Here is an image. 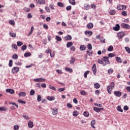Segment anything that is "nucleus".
I'll return each instance as SVG.
<instances>
[{
	"mask_svg": "<svg viewBox=\"0 0 130 130\" xmlns=\"http://www.w3.org/2000/svg\"><path fill=\"white\" fill-rule=\"evenodd\" d=\"M109 57L104 56L103 59H99L98 63L102 64L104 67L107 64H110V61H109Z\"/></svg>",
	"mask_w": 130,
	"mask_h": 130,
	"instance_id": "nucleus-1",
	"label": "nucleus"
},
{
	"mask_svg": "<svg viewBox=\"0 0 130 130\" xmlns=\"http://www.w3.org/2000/svg\"><path fill=\"white\" fill-rule=\"evenodd\" d=\"M115 86V84L114 82H112L111 83L110 85H108L107 88V90L109 94H111L112 92V90L114 89V87Z\"/></svg>",
	"mask_w": 130,
	"mask_h": 130,
	"instance_id": "nucleus-2",
	"label": "nucleus"
},
{
	"mask_svg": "<svg viewBox=\"0 0 130 130\" xmlns=\"http://www.w3.org/2000/svg\"><path fill=\"white\" fill-rule=\"evenodd\" d=\"M117 10L120 11L121 10H126V6L125 5H118L117 7Z\"/></svg>",
	"mask_w": 130,
	"mask_h": 130,
	"instance_id": "nucleus-3",
	"label": "nucleus"
},
{
	"mask_svg": "<svg viewBox=\"0 0 130 130\" xmlns=\"http://www.w3.org/2000/svg\"><path fill=\"white\" fill-rule=\"evenodd\" d=\"M20 71V69L18 67H14L12 70V74H17Z\"/></svg>",
	"mask_w": 130,
	"mask_h": 130,
	"instance_id": "nucleus-4",
	"label": "nucleus"
},
{
	"mask_svg": "<svg viewBox=\"0 0 130 130\" xmlns=\"http://www.w3.org/2000/svg\"><path fill=\"white\" fill-rule=\"evenodd\" d=\"M124 35H125V33H124V32H123V31L119 32L117 34V36H118V38H119V39H121V38H122L123 37V36H124Z\"/></svg>",
	"mask_w": 130,
	"mask_h": 130,
	"instance_id": "nucleus-5",
	"label": "nucleus"
},
{
	"mask_svg": "<svg viewBox=\"0 0 130 130\" xmlns=\"http://www.w3.org/2000/svg\"><path fill=\"white\" fill-rule=\"evenodd\" d=\"M92 72L93 75H96L97 72V68L96 67V63H94L92 66Z\"/></svg>",
	"mask_w": 130,
	"mask_h": 130,
	"instance_id": "nucleus-6",
	"label": "nucleus"
},
{
	"mask_svg": "<svg viewBox=\"0 0 130 130\" xmlns=\"http://www.w3.org/2000/svg\"><path fill=\"white\" fill-rule=\"evenodd\" d=\"M121 27H122V28H124V29H129L130 28L129 25L125 23H122L121 25Z\"/></svg>",
	"mask_w": 130,
	"mask_h": 130,
	"instance_id": "nucleus-7",
	"label": "nucleus"
},
{
	"mask_svg": "<svg viewBox=\"0 0 130 130\" xmlns=\"http://www.w3.org/2000/svg\"><path fill=\"white\" fill-rule=\"evenodd\" d=\"M114 94L117 97H120L121 96V92L119 91H114Z\"/></svg>",
	"mask_w": 130,
	"mask_h": 130,
	"instance_id": "nucleus-8",
	"label": "nucleus"
},
{
	"mask_svg": "<svg viewBox=\"0 0 130 130\" xmlns=\"http://www.w3.org/2000/svg\"><path fill=\"white\" fill-rule=\"evenodd\" d=\"M120 28V26H119V24H116L115 25V26L113 27V30L114 31H119V29Z\"/></svg>",
	"mask_w": 130,
	"mask_h": 130,
	"instance_id": "nucleus-9",
	"label": "nucleus"
},
{
	"mask_svg": "<svg viewBox=\"0 0 130 130\" xmlns=\"http://www.w3.org/2000/svg\"><path fill=\"white\" fill-rule=\"evenodd\" d=\"M34 82H44L45 79L44 78H36L34 79Z\"/></svg>",
	"mask_w": 130,
	"mask_h": 130,
	"instance_id": "nucleus-10",
	"label": "nucleus"
},
{
	"mask_svg": "<svg viewBox=\"0 0 130 130\" xmlns=\"http://www.w3.org/2000/svg\"><path fill=\"white\" fill-rule=\"evenodd\" d=\"M37 4L40 5H44L45 4V0H36Z\"/></svg>",
	"mask_w": 130,
	"mask_h": 130,
	"instance_id": "nucleus-11",
	"label": "nucleus"
},
{
	"mask_svg": "<svg viewBox=\"0 0 130 130\" xmlns=\"http://www.w3.org/2000/svg\"><path fill=\"white\" fill-rule=\"evenodd\" d=\"M6 92L7 93H10V94H14V93H15V90L13 89H7Z\"/></svg>",
	"mask_w": 130,
	"mask_h": 130,
	"instance_id": "nucleus-12",
	"label": "nucleus"
},
{
	"mask_svg": "<svg viewBox=\"0 0 130 130\" xmlns=\"http://www.w3.org/2000/svg\"><path fill=\"white\" fill-rule=\"evenodd\" d=\"M85 35H87V36H92L93 35V32L91 31L86 30L85 32Z\"/></svg>",
	"mask_w": 130,
	"mask_h": 130,
	"instance_id": "nucleus-13",
	"label": "nucleus"
},
{
	"mask_svg": "<svg viewBox=\"0 0 130 130\" xmlns=\"http://www.w3.org/2000/svg\"><path fill=\"white\" fill-rule=\"evenodd\" d=\"M87 27L88 29H93V27H94V24L90 22L87 25Z\"/></svg>",
	"mask_w": 130,
	"mask_h": 130,
	"instance_id": "nucleus-14",
	"label": "nucleus"
},
{
	"mask_svg": "<svg viewBox=\"0 0 130 130\" xmlns=\"http://www.w3.org/2000/svg\"><path fill=\"white\" fill-rule=\"evenodd\" d=\"M65 40H67L68 41H70L72 40V36L67 35L66 37H64Z\"/></svg>",
	"mask_w": 130,
	"mask_h": 130,
	"instance_id": "nucleus-15",
	"label": "nucleus"
},
{
	"mask_svg": "<svg viewBox=\"0 0 130 130\" xmlns=\"http://www.w3.org/2000/svg\"><path fill=\"white\" fill-rule=\"evenodd\" d=\"M96 123V121L95 120H92L91 121V126L93 128H96V127H95V124Z\"/></svg>",
	"mask_w": 130,
	"mask_h": 130,
	"instance_id": "nucleus-16",
	"label": "nucleus"
},
{
	"mask_svg": "<svg viewBox=\"0 0 130 130\" xmlns=\"http://www.w3.org/2000/svg\"><path fill=\"white\" fill-rule=\"evenodd\" d=\"M26 94L25 92H20L18 94V96L19 97H25L26 96Z\"/></svg>",
	"mask_w": 130,
	"mask_h": 130,
	"instance_id": "nucleus-17",
	"label": "nucleus"
},
{
	"mask_svg": "<svg viewBox=\"0 0 130 130\" xmlns=\"http://www.w3.org/2000/svg\"><path fill=\"white\" fill-rule=\"evenodd\" d=\"M9 35H10L11 37L13 38H16V32H13V31L10 32Z\"/></svg>",
	"mask_w": 130,
	"mask_h": 130,
	"instance_id": "nucleus-18",
	"label": "nucleus"
},
{
	"mask_svg": "<svg viewBox=\"0 0 130 130\" xmlns=\"http://www.w3.org/2000/svg\"><path fill=\"white\" fill-rule=\"evenodd\" d=\"M28 127H30V128H32V127H33V122L29 120L28 123Z\"/></svg>",
	"mask_w": 130,
	"mask_h": 130,
	"instance_id": "nucleus-19",
	"label": "nucleus"
},
{
	"mask_svg": "<svg viewBox=\"0 0 130 130\" xmlns=\"http://www.w3.org/2000/svg\"><path fill=\"white\" fill-rule=\"evenodd\" d=\"M116 13V11H115V10H111L109 12V14L110 15H111V16H113V15H115Z\"/></svg>",
	"mask_w": 130,
	"mask_h": 130,
	"instance_id": "nucleus-20",
	"label": "nucleus"
},
{
	"mask_svg": "<svg viewBox=\"0 0 130 130\" xmlns=\"http://www.w3.org/2000/svg\"><path fill=\"white\" fill-rule=\"evenodd\" d=\"M83 115L85 117H89V115H90V113L88 111H85L83 112Z\"/></svg>",
	"mask_w": 130,
	"mask_h": 130,
	"instance_id": "nucleus-21",
	"label": "nucleus"
},
{
	"mask_svg": "<svg viewBox=\"0 0 130 130\" xmlns=\"http://www.w3.org/2000/svg\"><path fill=\"white\" fill-rule=\"evenodd\" d=\"M116 60L119 63H121V62H122V60H121V58H120V57H116Z\"/></svg>",
	"mask_w": 130,
	"mask_h": 130,
	"instance_id": "nucleus-22",
	"label": "nucleus"
},
{
	"mask_svg": "<svg viewBox=\"0 0 130 130\" xmlns=\"http://www.w3.org/2000/svg\"><path fill=\"white\" fill-rule=\"evenodd\" d=\"M47 99L49 100V101H53V100L55 99V98L52 96H48L47 97Z\"/></svg>",
	"mask_w": 130,
	"mask_h": 130,
	"instance_id": "nucleus-23",
	"label": "nucleus"
},
{
	"mask_svg": "<svg viewBox=\"0 0 130 130\" xmlns=\"http://www.w3.org/2000/svg\"><path fill=\"white\" fill-rule=\"evenodd\" d=\"M73 46V42H69L67 43V47H68V48L71 47Z\"/></svg>",
	"mask_w": 130,
	"mask_h": 130,
	"instance_id": "nucleus-24",
	"label": "nucleus"
},
{
	"mask_svg": "<svg viewBox=\"0 0 130 130\" xmlns=\"http://www.w3.org/2000/svg\"><path fill=\"white\" fill-rule=\"evenodd\" d=\"M33 31H34V26H32L30 28V31L28 34V36H30V35H32V33H33Z\"/></svg>",
	"mask_w": 130,
	"mask_h": 130,
	"instance_id": "nucleus-25",
	"label": "nucleus"
},
{
	"mask_svg": "<svg viewBox=\"0 0 130 130\" xmlns=\"http://www.w3.org/2000/svg\"><path fill=\"white\" fill-rule=\"evenodd\" d=\"M93 110L98 113H99L100 111H101V109H100V108H97L96 107L93 108Z\"/></svg>",
	"mask_w": 130,
	"mask_h": 130,
	"instance_id": "nucleus-26",
	"label": "nucleus"
},
{
	"mask_svg": "<svg viewBox=\"0 0 130 130\" xmlns=\"http://www.w3.org/2000/svg\"><path fill=\"white\" fill-rule=\"evenodd\" d=\"M80 49L81 51H83L84 50H86V46L84 45H82L80 46Z\"/></svg>",
	"mask_w": 130,
	"mask_h": 130,
	"instance_id": "nucleus-27",
	"label": "nucleus"
},
{
	"mask_svg": "<svg viewBox=\"0 0 130 130\" xmlns=\"http://www.w3.org/2000/svg\"><path fill=\"white\" fill-rule=\"evenodd\" d=\"M65 70L66 71V72H69V73H73V69H72L71 68L66 67L65 68Z\"/></svg>",
	"mask_w": 130,
	"mask_h": 130,
	"instance_id": "nucleus-28",
	"label": "nucleus"
},
{
	"mask_svg": "<svg viewBox=\"0 0 130 130\" xmlns=\"http://www.w3.org/2000/svg\"><path fill=\"white\" fill-rule=\"evenodd\" d=\"M75 61H76V59L74 57H72L71 60H70V63H71V64H74Z\"/></svg>",
	"mask_w": 130,
	"mask_h": 130,
	"instance_id": "nucleus-29",
	"label": "nucleus"
},
{
	"mask_svg": "<svg viewBox=\"0 0 130 130\" xmlns=\"http://www.w3.org/2000/svg\"><path fill=\"white\" fill-rule=\"evenodd\" d=\"M57 110H58V109H53L52 111V114L53 115H55L57 113Z\"/></svg>",
	"mask_w": 130,
	"mask_h": 130,
	"instance_id": "nucleus-30",
	"label": "nucleus"
},
{
	"mask_svg": "<svg viewBox=\"0 0 130 130\" xmlns=\"http://www.w3.org/2000/svg\"><path fill=\"white\" fill-rule=\"evenodd\" d=\"M94 87L95 88V89H99V88H100V84L98 83H95L94 84Z\"/></svg>",
	"mask_w": 130,
	"mask_h": 130,
	"instance_id": "nucleus-31",
	"label": "nucleus"
},
{
	"mask_svg": "<svg viewBox=\"0 0 130 130\" xmlns=\"http://www.w3.org/2000/svg\"><path fill=\"white\" fill-rule=\"evenodd\" d=\"M117 110H118V111H119L120 112H123V110H122V109H121V107H120V106H118L117 107Z\"/></svg>",
	"mask_w": 130,
	"mask_h": 130,
	"instance_id": "nucleus-32",
	"label": "nucleus"
},
{
	"mask_svg": "<svg viewBox=\"0 0 130 130\" xmlns=\"http://www.w3.org/2000/svg\"><path fill=\"white\" fill-rule=\"evenodd\" d=\"M29 94H30V96H34V95L35 94V90H34V89H31L30 91Z\"/></svg>",
	"mask_w": 130,
	"mask_h": 130,
	"instance_id": "nucleus-33",
	"label": "nucleus"
},
{
	"mask_svg": "<svg viewBox=\"0 0 130 130\" xmlns=\"http://www.w3.org/2000/svg\"><path fill=\"white\" fill-rule=\"evenodd\" d=\"M70 4L73 5V6H75L76 5V1L75 0H69Z\"/></svg>",
	"mask_w": 130,
	"mask_h": 130,
	"instance_id": "nucleus-34",
	"label": "nucleus"
},
{
	"mask_svg": "<svg viewBox=\"0 0 130 130\" xmlns=\"http://www.w3.org/2000/svg\"><path fill=\"white\" fill-rule=\"evenodd\" d=\"M9 24H10V25H12V26H15V21L13 20H10L9 21Z\"/></svg>",
	"mask_w": 130,
	"mask_h": 130,
	"instance_id": "nucleus-35",
	"label": "nucleus"
},
{
	"mask_svg": "<svg viewBox=\"0 0 130 130\" xmlns=\"http://www.w3.org/2000/svg\"><path fill=\"white\" fill-rule=\"evenodd\" d=\"M25 57H28V56H31V53L30 52H26L24 53Z\"/></svg>",
	"mask_w": 130,
	"mask_h": 130,
	"instance_id": "nucleus-36",
	"label": "nucleus"
},
{
	"mask_svg": "<svg viewBox=\"0 0 130 130\" xmlns=\"http://www.w3.org/2000/svg\"><path fill=\"white\" fill-rule=\"evenodd\" d=\"M57 6L58 7H60L61 8H63V7H64V5H63V3H61V2H58L57 3Z\"/></svg>",
	"mask_w": 130,
	"mask_h": 130,
	"instance_id": "nucleus-37",
	"label": "nucleus"
},
{
	"mask_svg": "<svg viewBox=\"0 0 130 130\" xmlns=\"http://www.w3.org/2000/svg\"><path fill=\"white\" fill-rule=\"evenodd\" d=\"M78 114H79V113L78 112V111H74L73 112V116L77 117V116H78Z\"/></svg>",
	"mask_w": 130,
	"mask_h": 130,
	"instance_id": "nucleus-38",
	"label": "nucleus"
},
{
	"mask_svg": "<svg viewBox=\"0 0 130 130\" xmlns=\"http://www.w3.org/2000/svg\"><path fill=\"white\" fill-rule=\"evenodd\" d=\"M42 99V98H41V95L40 94L38 95L37 101H38V102H40Z\"/></svg>",
	"mask_w": 130,
	"mask_h": 130,
	"instance_id": "nucleus-39",
	"label": "nucleus"
},
{
	"mask_svg": "<svg viewBox=\"0 0 130 130\" xmlns=\"http://www.w3.org/2000/svg\"><path fill=\"white\" fill-rule=\"evenodd\" d=\"M9 104L14 105V106H16V107H17V108H19V106L18 105V104H16L15 103H12V102H9Z\"/></svg>",
	"mask_w": 130,
	"mask_h": 130,
	"instance_id": "nucleus-40",
	"label": "nucleus"
},
{
	"mask_svg": "<svg viewBox=\"0 0 130 130\" xmlns=\"http://www.w3.org/2000/svg\"><path fill=\"white\" fill-rule=\"evenodd\" d=\"M12 48H14V49H16V50H18V47L17 46V45L13 44L12 45Z\"/></svg>",
	"mask_w": 130,
	"mask_h": 130,
	"instance_id": "nucleus-41",
	"label": "nucleus"
},
{
	"mask_svg": "<svg viewBox=\"0 0 130 130\" xmlns=\"http://www.w3.org/2000/svg\"><path fill=\"white\" fill-rule=\"evenodd\" d=\"M18 103H21V104H26V102L22 101V100H18Z\"/></svg>",
	"mask_w": 130,
	"mask_h": 130,
	"instance_id": "nucleus-42",
	"label": "nucleus"
},
{
	"mask_svg": "<svg viewBox=\"0 0 130 130\" xmlns=\"http://www.w3.org/2000/svg\"><path fill=\"white\" fill-rule=\"evenodd\" d=\"M49 88L53 91H56V88H55V87H53L52 85H50L49 86Z\"/></svg>",
	"mask_w": 130,
	"mask_h": 130,
	"instance_id": "nucleus-43",
	"label": "nucleus"
},
{
	"mask_svg": "<svg viewBox=\"0 0 130 130\" xmlns=\"http://www.w3.org/2000/svg\"><path fill=\"white\" fill-rule=\"evenodd\" d=\"M55 39L56 40H57V41H61V38H60V37L58 36H56L55 37Z\"/></svg>",
	"mask_w": 130,
	"mask_h": 130,
	"instance_id": "nucleus-44",
	"label": "nucleus"
},
{
	"mask_svg": "<svg viewBox=\"0 0 130 130\" xmlns=\"http://www.w3.org/2000/svg\"><path fill=\"white\" fill-rule=\"evenodd\" d=\"M9 66L10 68H12V67L13 66V60L11 59V60H9Z\"/></svg>",
	"mask_w": 130,
	"mask_h": 130,
	"instance_id": "nucleus-45",
	"label": "nucleus"
},
{
	"mask_svg": "<svg viewBox=\"0 0 130 130\" xmlns=\"http://www.w3.org/2000/svg\"><path fill=\"white\" fill-rule=\"evenodd\" d=\"M26 49H27V46L26 45H24L23 46H22L21 50L24 51V50H26Z\"/></svg>",
	"mask_w": 130,
	"mask_h": 130,
	"instance_id": "nucleus-46",
	"label": "nucleus"
},
{
	"mask_svg": "<svg viewBox=\"0 0 130 130\" xmlns=\"http://www.w3.org/2000/svg\"><path fill=\"white\" fill-rule=\"evenodd\" d=\"M89 73H90V71H87L85 72V73L84 74V78H87L88 74H89Z\"/></svg>",
	"mask_w": 130,
	"mask_h": 130,
	"instance_id": "nucleus-47",
	"label": "nucleus"
},
{
	"mask_svg": "<svg viewBox=\"0 0 130 130\" xmlns=\"http://www.w3.org/2000/svg\"><path fill=\"white\" fill-rule=\"evenodd\" d=\"M17 46H22V45H23V42H21V41H18L17 42Z\"/></svg>",
	"mask_w": 130,
	"mask_h": 130,
	"instance_id": "nucleus-48",
	"label": "nucleus"
},
{
	"mask_svg": "<svg viewBox=\"0 0 130 130\" xmlns=\"http://www.w3.org/2000/svg\"><path fill=\"white\" fill-rule=\"evenodd\" d=\"M80 93L81 94V95H83L87 94V92H86V91L85 90H81L80 92Z\"/></svg>",
	"mask_w": 130,
	"mask_h": 130,
	"instance_id": "nucleus-49",
	"label": "nucleus"
},
{
	"mask_svg": "<svg viewBox=\"0 0 130 130\" xmlns=\"http://www.w3.org/2000/svg\"><path fill=\"white\" fill-rule=\"evenodd\" d=\"M12 58L13 59H17L18 58V55L17 54H14L12 55Z\"/></svg>",
	"mask_w": 130,
	"mask_h": 130,
	"instance_id": "nucleus-50",
	"label": "nucleus"
},
{
	"mask_svg": "<svg viewBox=\"0 0 130 130\" xmlns=\"http://www.w3.org/2000/svg\"><path fill=\"white\" fill-rule=\"evenodd\" d=\"M113 50V46H110L108 48V51H112Z\"/></svg>",
	"mask_w": 130,
	"mask_h": 130,
	"instance_id": "nucleus-51",
	"label": "nucleus"
},
{
	"mask_svg": "<svg viewBox=\"0 0 130 130\" xmlns=\"http://www.w3.org/2000/svg\"><path fill=\"white\" fill-rule=\"evenodd\" d=\"M0 111H7V108L4 107H0Z\"/></svg>",
	"mask_w": 130,
	"mask_h": 130,
	"instance_id": "nucleus-52",
	"label": "nucleus"
},
{
	"mask_svg": "<svg viewBox=\"0 0 130 130\" xmlns=\"http://www.w3.org/2000/svg\"><path fill=\"white\" fill-rule=\"evenodd\" d=\"M22 117H23V118H25V119H26V120H28L29 119V116H28L27 115H23Z\"/></svg>",
	"mask_w": 130,
	"mask_h": 130,
	"instance_id": "nucleus-53",
	"label": "nucleus"
},
{
	"mask_svg": "<svg viewBox=\"0 0 130 130\" xmlns=\"http://www.w3.org/2000/svg\"><path fill=\"white\" fill-rule=\"evenodd\" d=\"M47 13H50V9L48 7H46L45 8Z\"/></svg>",
	"mask_w": 130,
	"mask_h": 130,
	"instance_id": "nucleus-54",
	"label": "nucleus"
},
{
	"mask_svg": "<svg viewBox=\"0 0 130 130\" xmlns=\"http://www.w3.org/2000/svg\"><path fill=\"white\" fill-rule=\"evenodd\" d=\"M66 90L65 88H60L58 89V92H63Z\"/></svg>",
	"mask_w": 130,
	"mask_h": 130,
	"instance_id": "nucleus-55",
	"label": "nucleus"
},
{
	"mask_svg": "<svg viewBox=\"0 0 130 130\" xmlns=\"http://www.w3.org/2000/svg\"><path fill=\"white\" fill-rule=\"evenodd\" d=\"M125 49L126 51H127L128 52V53L130 54V48H129V47H125Z\"/></svg>",
	"mask_w": 130,
	"mask_h": 130,
	"instance_id": "nucleus-56",
	"label": "nucleus"
},
{
	"mask_svg": "<svg viewBox=\"0 0 130 130\" xmlns=\"http://www.w3.org/2000/svg\"><path fill=\"white\" fill-rule=\"evenodd\" d=\"M121 15L122 16H127V12L126 11H123L121 12Z\"/></svg>",
	"mask_w": 130,
	"mask_h": 130,
	"instance_id": "nucleus-57",
	"label": "nucleus"
},
{
	"mask_svg": "<svg viewBox=\"0 0 130 130\" xmlns=\"http://www.w3.org/2000/svg\"><path fill=\"white\" fill-rule=\"evenodd\" d=\"M49 7L51 10H54V7L55 6L54 5L49 4Z\"/></svg>",
	"mask_w": 130,
	"mask_h": 130,
	"instance_id": "nucleus-58",
	"label": "nucleus"
},
{
	"mask_svg": "<svg viewBox=\"0 0 130 130\" xmlns=\"http://www.w3.org/2000/svg\"><path fill=\"white\" fill-rule=\"evenodd\" d=\"M87 48L88 49H89V50H92V45H91V44H88L87 45Z\"/></svg>",
	"mask_w": 130,
	"mask_h": 130,
	"instance_id": "nucleus-59",
	"label": "nucleus"
},
{
	"mask_svg": "<svg viewBox=\"0 0 130 130\" xmlns=\"http://www.w3.org/2000/svg\"><path fill=\"white\" fill-rule=\"evenodd\" d=\"M67 11H71L72 10V6H69L66 7Z\"/></svg>",
	"mask_w": 130,
	"mask_h": 130,
	"instance_id": "nucleus-60",
	"label": "nucleus"
},
{
	"mask_svg": "<svg viewBox=\"0 0 130 130\" xmlns=\"http://www.w3.org/2000/svg\"><path fill=\"white\" fill-rule=\"evenodd\" d=\"M108 56H109V57H113L115 56V55L113 53H110L108 54Z\"/></svg>",
	"mask_w": 130,
	"mask_h": 130,
	"instance_id": "nucleus-61",
	"label": "nucleus"
},
{
	"mask_svg": "<svg viewBox=\"0 0 130 130\" xmlns=\"http://www.w3.org/2000/svg\"><path fill=\"white\" fill-rule=\"evenodd\" d=\"M55 54L54 53V51L51 52L50 53V55L51 57H53L54 56Z\"/></svg>",
	"mask_w": 130,
	"mask_h": 130,
	"instance_id": "nucleus-62",
	"label": "nucleus"
},
{
	"mask_svg": "<svg viewBox=\"0 0 130 130\" xmlns=\"http://www.w3.org/2000/svg\"><path fill=\"white\" fill-rule=\"evenodd\" d=\"M108 73L109 75H110V74H112V73H113V70H112V69H110L108 70Z\"/></svg>",
	"mask_w": 130,
	"mask_h": 130,
	"instance_id": "nucleus-63",
	"label": "nucleus"
},
{
	"mask_svg": "<svg viewBox=\"0 0 130 130\" xmlns=\"http://www.w3.org/2000/svg\"><path fill=\"white\" fill-rule=\"evenodd\" d=\"M14 130H18L19 129V125H14Z\"/></svg>",
	"mask_w": 130,
	"mask_h": 130,
	"instance_id": "nucleus-64",
	"label": "nucleus"
}]
</instances>
